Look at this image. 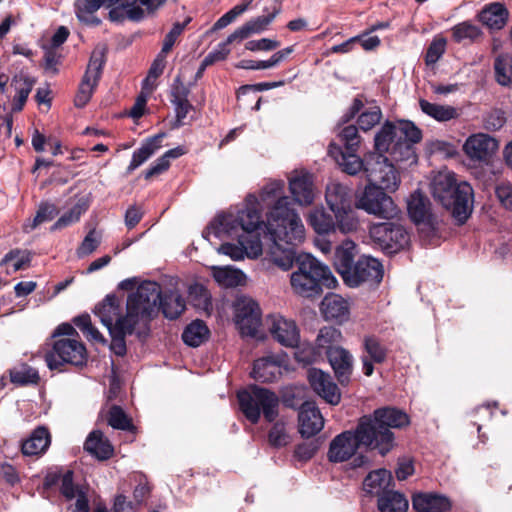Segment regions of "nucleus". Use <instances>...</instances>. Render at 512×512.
I'll use <instances>...</instances> for the list:
<instances>
[{"label":"nucleus","mask_w":512,"mask_h":512,"mask_svg":"<svg viewBox=\"0 0 512 512\" xmlns=\"http://www.w3.org/2000/svg\"><path fill=\"white\" fill-rule=\"evenodd\" d=\"M288 180L294 202L300 206H310L316 197L312 175L305 171H293Z\"/></svg>","instance_id":"obj_20"},{"label":"nucleus","mask_w":512,"mask_h":512,"mask_svg":"<svg viewBox=\"0 0 512 512\" xmlns=\"http://www.w3.org/2000/svg\"><path fill=\"white\" fill-rule=\"evenodd\" d=\"M269 442L275 447H282L290 442V436L287 434L285 425L282 422H277L269 432Z\"/></svg>","instance_id":"obj_60"},{"label":"nucleus","mask_w":512,"mask_h":512,"mask_svg":"<svg viewBox=\"0 0 512 512\" xmlns=\"http://www.w3.org/2000/svg\"><path fill=\"white\" fill-rule=\"evenodd\" d=\"M360 444L364 445L359 438L358 427L355 432L345 431L339 434L330 443L327 454L329 461L339 463L348 460Z\"/></svg>","instance_id":"obj_19"},{"label":"nucleus","mask_w":512,"mask_h":512,"mask_svg":"<svg viewBox=\"0 0 512 512\" xmlns=\"http://www.w3.org/2000/svg\"><path fill=\"white\" fill-rule=\"evenodd\" d=\"M307 222L319 235L335 232L334 215H330L323 207H316L307 215Z\"/></svg>","instance_id":"obj_35"},{"label":"nucleus","mask_w":512,"mask_h":512,"mask_svg":"<svg viewBox=\"0 0 512 512\" xmlns=\"http://www.w3.org/2000/svg\"><path fill=\"white\" fill-rule=\"evenodd\" d=\"M211 271L215 281L222 287L234 288L246 283L245 274L231 266H212Z\"/></svg>","instance_id":"obj_33"},{"label":"nucleus","mask_w":512,"mask_h":512,"mask_svg":"<svg viewBox=\"0 0 512 512\" xmlns=\"http://www.w3.org/2000/svg\"><path fill=\"white\" fill-rule=\"evenodd\" d=\"M406 413L396 408L384 407L374 411L373 416H363L358 423V434L365 446L378 449L382 455L394 447L391 428L409 425Z\"/></svg>","instance_id":"obj_5"},{"label":"nucleus","mask_w":512,"mask_h":512,"mask_svg":"<svg viewBox=\"0 0 512 512\" xmlns=\"http://www.w3.org/2000/svg\"><path fill=\"white\" fill-rule=\"evenodd\" d=\"M238 400L241 411L253 424L259 421L261 413L268 422L278 416L279 398L268 389L251 386L238 393Z\"/></svg>","instance_id":"obj_9"},{"label":"nucleus","mask_w":512,"mask_h":512,"mask_svg":"<svg viewBox=\"0 0 512 512\" xmlns=\"http://www.w3.org/2000/svg\"><path fill=\"white\" fill-rule=\"evenodd\" d=\"M165 2L166 0H75L74 7L80 22L97 25L100 20L94 14L103 5L112 7L120 3L109 12L112 21H120L125 17L138 21L144 17L145 11L154 12Z\"/></svg>","instance_id":"obj_7"},{"label":"nucleus","mask_w":512,"mask_h":512,"mask_svg":"<svg viewBox=\"0 0 512 512\" xmlns=\"http://www.w3.org/2000/svg\"><path fill=\"white\" fill-rule=\"evenodd\" d=\"M431 191L460 224L468 219L473 208V189L468 182L458 183L454 172L444 169L434 175Z\"/></svg>","instance_id":"obj_6"},{"label":"nucleus","mask_w":512,"mask_h":512,"mask_svg":"<svg viewBox=\"0 0 512 512\" xmlns=\"http://www.w3.org/2000/svg\"><path fill=\"white\" fill-rule=\"evenodd\" d=\"M357 245L350 239L344 240L335 250L334 265L338 273L343 276L356 262Z\"/></svg>","instance_id":"obj_34"},{"label":"nucleus","mask_w":512,"mask_h":512,"mask_svg":"<svg viewBox=\"0 0 512 512\" xmlns=\"http://www.w3.org/2000/svg\"><path fill=\"white\" fill-rule=\"evenodd\" d=\"M495 76L497 82L502 86L512 84V55L501 54L495 59Z\"/></svg>","instance_id":"obj_49"},{"label":"nucleus","mask_w":512,"mask_h":512,"mask_svg":"<svg viewBox=\"0 0 512 512\" xmlns=\"http://www.w3.org/2000/svg\"><path fill=\"white\" fill-rule=\"evenodd\" d=\"M325 202L332 213L353 206L351 189L338 181H330L325 190Z\"/></svg>","instance_id":"obj_27"},{"label":"nucleus","mask_w":512,"mask_h":512,"mask_svg":"<svg viewBox=\"0 0 512 512\" xmlns=\"http://www.w3.org/2000/svg\"><path fill=\"white\" fill-rule=\"evenodd\" d=\"M333 215L335 231H339L342 234L356 233L361 226L358 213L353 206L334 212Z\"/></svg>","instance_id":"obj_38"},{"label":"nucleus","mask_w":512,"mask_h":512,"mask_svg":"<svg viewBox=\"0 0 512 512\" xmlns=\"http://www.w3.org/2000/svg\"><path fill=\"white\" fill-rule=\"evenodd\" d=\"M88 208V204L84 199L79 200L67 213L62 215L56 223L53 225L52 229H60L62 227H66L72 223H75L79 220L81 214L86 211Z\"/></svg>","instance_id":"obj_55"},{"label":"nucleus","mask_w":512,"mask_h":512,"mask_svg":"<svg viewBox=\"0 0 512 512\" xmlns=\"http://www.w3.org/2000/svg\"><path fill=\"white\" fill-rule=\"evenodd\" d=\"M382 112L380 107L371 106L364 109L358 116L357 124L362 131H369L380 123Z\"/></svg>","instance_id":"obj_52"},{"label":"nucleus","mask_w":512,"mask_h":512,"mask_svg":"<svg viewBox=\"0 0 512 512\" xmlns=\"http://www.w3.org/2000/svg\"><path fill=\"white\" fill-rule=\"evenodd\" d=\"M327 356L339 382H348L353 368L352 355L342 347H335L327 352Z\"/></svg>","instance_id":"obj_29"},{"label":"nucleus","mask_w":512,"mask_h":512,"mask_svg":"<svg viewBox=\"0 0 512 512\" xmlns=\"http://www.w3.org/2000/svg\"><path fill=\"white\" fill-rule=\"evenodd\" d=\"M392 476L391 473L386 469H378L370 472L363 482V489L378 497L386 492L385 489L389 486Z\"/></svg>","instance_id":"obj_41"},{"label":"nucleus","mask_w":512,"mask_h":512,"mask_svg":"<svg viewBox=\"0 0 512 512\" xmlns=\"http://www.w3.org/2000/svg\"><path fill=\"white\" fill-rule=\"evenodd\" d=\"M412 504L418 512H447L451 509V502L446 496L433 493L414 495Z\"/></svg>","instance_id":"obj_30"},{"label":"nucleus","mask_w":512,"mask_h":512,"mask_svg":"<svg viewBox=\"0 0 512 512\" xmlns=\"http://www.w3.org/2000/svg\"><path fill=\"white\" fill-rule=\"evenodd\" d=\"M235 323L242 335L255 336L261 325L258 303L249 297L239 298L235 305Z\"/></svg>","instance_id":"obj_18"},{"label":"nucleus","mask_w":512,"mask_h":512,"mask_svg":"<svg viewBox=\"0 0 512 512\" xmlns=\"http://www.w3.org/2000/svg\"><path fill=\"white\" fill-rule=\"evenodd\" d=\"M55 215H56V208L54 205L42 204V205H40L33 220H28L24 224V230L26 232H30L31 230L38 227L40 224L52 220Z\"/></svg>","instance_id":"obj_56"},{"label":"nucleus","mask_w":512,"mask_h":512,"mask_svg":"<svg viewBox=\"0 0 512 512\" xmlns=\"http://www.w3.org/2000/svg\"><path fill=\"white\" fill-rule=\"evenodd\" d=\"M342 340V333L337 328L326 326L319 330L316 338L318 348L325 349L327 352L331 348L339 347L337 344Z\"/></svg>","instance_id":"obj_51"},{"label":"nucleus","mask_w":512,"mask_h":512,"mask_svg":"<svg viewBox=\"0 0 512 512\" xmlns=\"http://www.w3.org/2000/svg\"><path fill=\"white\" fill-rule=\"evenodd\" d=\"M160 286L156 282L147 281L142 283L136 291L132 292L127 299V313L120 316L121 306L119 300L108 295L95 308V314L100 318L102 324L110 331L118 323L136 325L140 320L152 316L157 303L159 302Z\"/></svg>","instance_id":"obj_3"},{"label":"nucleus","mask_w":512,"mask_h":512,"mask_svg":"<svg viewBox=\"0 0 512 512\" xmlns=\"http://www.w3.org/2000/svg\"><path fill=\"white\" fill-rule=\"evenodd\" d=\"M307 378L313 391L331 405H337L341 400L338 386L330 374L316 368L308 370Z\"/></svg>","instance_id":"obj_21"},{"label":"nucleus","mask_w":512,"mask_h":512,"mask_svg":"<svg viewBox=\"0 0 512 512\" xmlns=\"http://www.w3.org/2000/svg\"><path fill=\"white\" fill-rule=\"evenodd\" d=\"M105 63V53L102 48L95 49L90 57L86 72L80 83L78 93L75 97V105L84 107L92 97L101 77L102 68Z\"/></svg>","instance_id":"obj_16"},{"label":"nucleus","mask_w":512,"mask_h":512,"mask_svg":"<svg viewBox=\"0 0 512 512\" xmlns=\"http://www.w3.org/2000/svg\"><path fill=\"white\" fill-rule=\"evenodd\" d=\"M500 147L498 139L486 134L470 135L463 144V152L474 163L489 165L492 163Z\"/></svg>","instance_id":"obj_14"},{"label":"nucleus","mask_w":512,"mask_h":512,"mask_svg":"<svg viewBox=\"0 0 512 512\" xmlns=\"http://www.w3.org/2000/svg\"><path fill=\"white\" fill-rule=\"evenodd\" d=\"M184 153L185 150L182 147H176L168 150L167 152H165L164 155L158 158L152 164V166L146 171L145 178L150 179L153 176L163 173L169 168L171 159H176L182 156Z\"/></svg>","instance_id":"obj_50"},{"label":"nucleus","mask_w":512,"mask_h":512,"mask_svg":"<svg viewBox=\"0 0 512 512\" xmlns=\"http://www.w3.org/2000/svg\"><path fill=\"white\" fill-rule=\"evenodd\" d=\"M419 105L423 113L439 122L450 121L460 116L459 110L451 105L430 103L424 99L419 101Z\"/></svg>","instance_id":"obj_40"},{"label":"nucleus","mask_w":512,"mask_h":512,"mask_svg":"<svg viewBox=\"0 0 512 512\" xmlns=\"http://www.w3.org/2000/svg\"><path fill=\"white\" fill-rule=\"evenodd\" d=\"M31 254L27 250L14 249L7 253L1 261V264L12 262L13 272L22 270L29 266Z\"/></svg>","instance_id":"obj_54"},{"label":"nucleus","mask_w":512,"mask_h":512,"mask_svg":"<svg viewBox=\"0 0 512 512\" xmlns=\"http://www.w3.org/2000/svg\"><path fill=\"white\" fill-rule=\"evenodd\" d=\"M267 330L274 341L287 348L300 344V329L297 323L281 314H272L265 320Z\"/></svg>","instance_id":"obj_17"},{"label":"nucleus","mask_w":512,"mask_h":512,"mask_svg":"<svg viewBox=\"0 0 512 512\" xmlns=\"http://www.w3.org/2000/svg\"><path fill=\"white\" fill-rule=\"evenodd\" d=\"M390 157L369 153L366 155L365 177L368 184H373L387 192H395L401 183L398 170Z\"/></svg>","instance_id":"obj_10"},{"label":"nucleus","mask_w":512,"mask_h":512,"mask_svg":"<svg viewBox=\"0 0 512 512\" xmlns=\"http://www.w3.org/2000/svg\"><path fill=\"white\" fill-rule=\"evenodd\" d=\"M495 194L500 204L505 209L512 211V184L501 183L497 185Z\"/></svg>","instance_id":"obj_63"},{"label":"nucleus","mask_w":512,"mask_h":512,"mask_svg":"<svg viewBox=\"0 0 512 512\" xmlns=\"http://www.w3.org/2000/svg\"><path fill=\"white\" fill-rule=\"evenodd\" d=\"M208 335L209 330L205 323L201 320H196L186 327L182 334V339L187 345L198 347L207 340Z\"/></svg>","instance_id":"obj_46"},{"label":"nucleus","mask_w":512,"mask_h":512,"mask_svg":"<svg viewBox=\"0 0 512 512\" xmlns=\"http://www.w3.org/2000/svg\"><path fill=\"white\" fill-rule=\"evenodd\" d=\"M135 326L132 322L131 324L118 323L117 326H114V329L109 331L112 337L111 349L116 355L123 356L126 353L124 338L128 334H132Z\"/></svg>","instance_id":"obj_48"},{"label":"nucleus","mask_w":512,"mask_h":512,"mask_svg":"<svg viewBox=\"0 0 512 512\" xmlns=\"http://www.w3.org/2000/svg\"><path fill=\"white\" fill-rule=\"evenodd\" d=\"M337 151L339 152L340 159L336 157V162L342 168L343 172L349 175H356L361 171L365 173L366 156L364 159H361L354 152L349 151L348 153H344L341 148H337Z\"/></svg>","instance_id":"obj_47"},{"label":"nucleus","mask_w":512,"mask_h":512,"mask_svg":"<svg viewBox=\"0 0 512 512\" xmlns=\"http://www.w3.org/2000/svg\"><path fill=\"white\" fill-rule=\"evenodd\" d=\"M320 311L327 321L344 323L350 316V304L342 296L329 293L321 301Z\"/></svg>","instance_id":"obj_23"},{"label":"nucleus","mask_w":512,"mask_h":512,"mask_svg":"<svg viewBox=\"0 0 512 512\" xmlns=\"http://www.w3.org/2000/svg\"><path fill=\"white\" fill-rule=\"evenodd\" d=\"M50 444V435L46 428H36L22 444V452L27 456L42 454Z\"/></svg>","instance_id":"obj_36"},{"label":"nucleus","mask_w":512,"mask_h":512,"mask_svg":"<svg viewBox=\"0 0 512 512\" xmlns=\"http://www.w3.org/2000/svg\"><path fill=\"white\" fill-rule=\"evenodd\" d=\"M189 297L196 308L203 311L210 309L211 296L203 285L198 283L191 285L189 288Z\"/></svg>","instance_id":"obj_53"},{"label":"nucleus","mask_w":512,"mask_h":512,"mask_svg":"<svg viewBox=\"0 0 512 512\" xmlns=\"http://www.w3.org/2000/svg\"><path fill=\"white\" fill-rule=\"evenodd\" d=\"M10 378L13 383L25 385L29 383H36L39 376L35 369L27 365H22L21 367L14 368L10 371Z\"/></svg>","instance_id":"obj_57"},{"label":"nucleus","mask_w":512,"mask_h":512,"mask_svg":"<svg viewBox=\"0 0 512 512\" xmlns=\"http://www.w3.org/2000/svg\"><path fill=\"white\" fill-rule=\"evenodd\" d=\"M297 269L290 275V285L294 294L303 298H314L322 293V287L335 288L337 279L328 266L320 263L310 254L296 259Z\"/></svg>","instance_id":"obj_8"},{"label":"nucleus","mask_w":512,"mask_h":512,"mask_svg":"<svg viewBox=\"0 0 512 512\" xmlns=\"http://www.w3.org/2000/svg\"><path fill=\"white\" fill-rule=\"evenodd\" d=\"M257 199L247 196L241 209H230L219 214L208 226L206 237L210 235L222 239L237 237L238 245L224 243L217 252L239 261L245 257L254 259L262 254L259 228L263 224L259 211L255 208Z\"/></svg>","instance_id":"obj_1"},{"label":"nucleus","mask_w":512,"mask_h":512,"mask_svg":"<svg viewBox=\"0 0 512 512\" xmlns=\"http://www.w3.org/2000/svg\"><path fill=\"white\" fill-rule=\"evenodd\" d=\"M446 50V40L442 37L434 38L431 44L429 45L425 62L427 65L435 64L444 54Z\"/></svg>","instance_id":"obj_58"},{"label":"nucleus","mask_w":512,"mask_h":512,"mask_svg":"<svg viewBox=\"0 0 512 512\" xmlns=\"http://www.w3.org/2000/svg\"><path fill=\"white\" fill-rule=\"evenodd\" d=\"M84 448L100 460L108 459L113 453L112 446L100 431H93L89 434Z\"/></svg>","instance_id":"obj_42"},{"label":"nucleus","mask_w":512,"mask_h":512,"mask_svg":"<svg viewBox=\"0 0 512 512\" xmlns=\"http://www.w3.org/2000/svg\"><path fill=\"white\" fill-rule=\"evenodd\" d=\"M87 488L78 487L73 485L72 472H66L61 480V493L68 500H75L74 504H71L69 509L71 512H90Z\"/></svg>","instance_id":"obj_25"},{"label":"nucleus","mask_w":512,"mask_h":512,"mask_svg":"<svg viewBox=\"0 0 512 512\" xmlns=\"http://www.w3.org/2000/svg\"><path fill=\"white\" fill-rule=\"evenodd\" d=\"M159 307H162L165 317L175 319L185 310V301L180 294L174 291L166 294L162 299L160 292L159 302L153 313L158 311Z\"/></svg>","instance_id":"obj_43"},{"label":"nucleus","mask_w":512,"mask_h":512,"mask_svg":"<svg viewBox=\"0 0 512 512\" xmlns=\"http://www.w3.org/2000/svg\"><path fill=\"white\" fill-rule=\"evenodd\" d=\"M506 117L503 111L495 109L487 113L483 119V127L488 131H497L503 127Z\"/></svg>","instance_id":"obj_62"},{"label":"nucleus","mask_w":512,"mask_h":512,"mask_svg":"<svg viewBox=\"0 0 512 512\" xmlns=\"http://www.w3.org/2000/svg\"><path fill=\"white\" fill-rule=\"evenodd\" d=\"M378 509L381 512H406L408 500L399 492H383L377 501Z\"/></svg>","instance_id":"obj_45"},{"label":"nucleus","mask_w":512,"mask_h":512,"mask_svg":"<svg viewBox=\"0 0 512 512\" xmlns=\"http://www.w3.org/2000/svg\"><path fill=\"white\" fill-rule=\"evenodd\" d=\"M285 184L282 180H271L269 181L260 191L259 198L254 195L257 199L255 208L259 211L260 217L262 206H271L270 210H274L282 199L286 200L285 206H290V201L287 196L284 195ZM253 194H249L250 196Z\"/></svg>","instance_id":"obj_26"},{"label":"nucleus","mask_w":512,"mask_h":512,"mask_svg":"<svg viewBox=\"0 0 512 512\" xmlns=\"http://www.w3.org/2000/svg\"><path fill=\"white\" fill-rule=\"evenodd\" d=\"M407 210L415 223H424L431 216L429 199L419 190L414 191L407 199Z\"/></svg>","instance_id":"obj_31"},{"label":"nucleus","mask_w":512,"mask_h":512,"mask_svg":"<svg viewBox=\"0 0 512 512\" xmlns=\"http://www.w3.org/2000/svg\"><path fill=\"white\" fill-rule=\"evenodd\" d=\"M369 235L382 250L394 253L404 248L409 242V234L397 223H377L371 225Z\"/></svg>","instance_id":"obj_13"},{"label":"nucleus","mask_w":512,"mask_h":512,"mask_svg":"<svg viewBox=\"0 0 512 512\" xmlns=\"http://www.w3.org/2000/svg\"><path fill=\"white\" fill-rule=\"evenodd\" d=\"M421 131L411 121L386 122L376 133V154H388L391 161L407 167L417 163L413 145L421 140Z\"/></svg>","instance_id":"obj_4"},{"label":"nucleus","mask_w":512,"mask_h":512,"mask_svg":"<svg viewBox=\"0 0 512 512\" xmlns=\"http://www.w3.org/2000/svg\"><path fill=\"white\" fill-rule=\"evenodd\" d=\"M34 84L35 81L33 79L24 75H18L13 78L12 85L16 91L12 104L13 112H20L23 109Z\"/></svg>","instance_id":"obj_44"},{"label":"nucleus","mask_w":512,"mask_h":512,"mask_svg":"<svg viewBox=\"0 0 512 512\" xmlns=\"http://www.w3.org/2000/svg\"><path fill=\"white\" fill-rule=\"evenodd\" d=\"M45 360L51 370L58 369L64 363L79 366L86 361V349L76 339H59L54 342L52 351L45 355Z\"/></svg>","instance_id":"obj_12"},{"label":"nucleus","mask_w":512,"mask_h":512,"mask_svg":"<svg viewBox=\"0 0 512 512\" xmlns=\"http://www.w3.org/2000/svg\"><path fill=\"white\" fill-rule=\"evenodd\" d=\"M342 278L350 287H357L365 282L378 284L383 278V266L376 258L361 256Z\"/></svg>","instance_id":"obj_15"},{"label":"nucleus","mask_w":512,"mask_h":512,"mask_svg":"<svg viewBox=\"0 0 512 512\" xmlns=\"http://www.w3.org/2000/svg\"><path fill=\"white\" fill-rule=\"evenodd\" d=\"M340 138L345 142L348 151L355 152L360 144L358 128L354 125L344 127L340 132Z\"/></svg>","instance_id":"obj_61"},{"label":"nucleus","mask_w":512,"mask_h":512,"mask_svg":"<svg viewBox=\"0 0 512 512\" xmlns=\"http://www.w3.org/2000/svg\"><path fill=\"white\" fill-rule=\"evenodd\" d=\"M280 46V42L268 38L251 40L245 44V48L250 51H271Z\"/></svg>","instance_id":"obj_64"},{"label":"nucleus","mask_w":512,"mask_h":512,"mask_svg":"<svg viewBox=\"0 0 512 512\" xmlns=\"http://www.w3.org/2000/svg\"><path fill=\"white\" fill-rule=\"evenodd\" d=\"M364 348L367 356L362 359L363 372L366 376H371L374 370L373 362L382 363L386 358V349L372 336L365 337Z\"/></svg>","instance_id":"obj_32"},{"label":"nucleus","mask_w":512,"mask_h":512,"mask_svg":"<svg viewBox=\"0 0 512 512\" xmlns=\"http://www.w3.org/2000/svg\"><path fill=\"white\" fill-rule=\"evenodd\" d=\"M450 31L456 43H475L484 36L482 29L469 20L454 25Z\"/></svg>","instance_id":"obj_39"},{"label":"nucleus","mask_w":512,"mask_h":512,"mask_svg":"<svg viewBox=\"0 0 512 512\" xmlns=\"http://www.w3.org/2000/svg\"><path fill=\"white\" fill-rule=\"evenodd\" d=\"M385 191V189L373 184H367L363 192L357 196L355 207L378 218H396L399 214V209Z\"/></svg>","instance_id":"obj_11"},{"label":"nucleus","mask_w":512,"mask_h":512,"mask_svg":"<svg viewBox=\"0 0 512 512\" xmlns=\"http://www.w3.org/2000/svg\"><path fill=\"white\" fill-rule=\"evenodd\" d=\"M298 421L299 432L306 438L316 435L324 426L323 416L313 402H305L301 405Z\"/></svg>","instance_id":"obj_22"},{"label":"nucleus","mask_w":512,"mask_h":512,"mask_svg":"<svg viewBox=\"0 0 512 512\" xmlns=\"http://www.w3.org/2000/svg\"><path fill=\"white\" fill-rule=\"evenodd\" d=\"M509 11L501 2L486 4L478 12L477 20L490 30L503 29L509 20Z\"/></svg>","instance_id":"obj_24"},{"label":"nucleus","mask_w":512,"mask_h":512,"mask_svg":"<svg viewBox=\"0 0 512 512\" xmlns=\"http://www.w3.org/2000/svg\"><path fill=\"white\" fill-rule=\"evenodd\" d=\"M163 137V134L155 135L147 139L139 149L134 151L131 162L127 168L128 173L141 166L161 147Z\"/></svg>","instance_id":"obj_37"},{"label":"nucleus","mask_w":512,"mask_h":512,"mask_svg":"<svg viewBox=\"0 0 512 512\" xmlns=\"http://www.w3.org/2000/svg\"><path fill=\"white\" fill-rule=\"evenodd\" d=\"M282 199L274 210L267 213V230L273 240L268 257L283 271L292 268L295 260L294 249L305 239V227L300 215Z\"/></svg>","instance_id":"obj_2"},{"label":"nucleus","mask_w":512,"mask_h":512,"mask_svg":"<svg viewBox=\"0 0 512 512\" xmlns=\"http://www.w3.org/2000/svg\"><path fill=\"white\" fill-rule=\"evenodd\" d=\"M282 359L275 356H267L255 361L252 377L260 382H272L280 378L283 371Z\"/></svg>","instance_id":"obj_28"},{"label":"nucleus","mask_w":512,"mask_h":512,"mask_svg":"<svg viewBox=\"0 0 512 512\" xmlns=\"http://www.w3.org/2000/svg\"><path fill=\"white\" fill-rule=\"evenodd\" d=\"M108 423L115 429L127 430L131 427L130 419L118 406H113L110 409Z\"/></svg>","instance_id":"obj_59"}]
</instances>
